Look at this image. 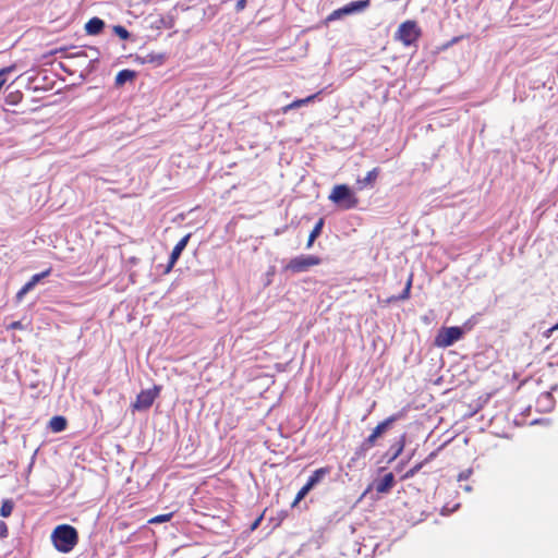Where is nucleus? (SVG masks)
Listing matches in <instances>:
<instances>
[{
  "label": "nucleus",
  "mask_w": 558,
  "mask_h": 558,
  "mask_svg": "<svg viewBox=\"0 0 558 558\" xmlns=\"http://www.w3.org/2000/svg\"><path fill=\"white\" fill-rule=\"evenodd\" d=\"M50 538L58 551L68 554L77 545L78 533L70 524H60L53 529Z\"/></svg>",
  "instance_id": "obj_1"
},
{
  "label": "nucleus",
  "mask_w": 558,
  "mask_h": 558,
  "mask_svg": "<svg viewBox=\"0 0 558 558\" xmlns=\"http://www.w3.org/2000/svg\"><path fill=\"white\" fill-rule=\"evenodd\" d=\"M472 327L473 324L471 322H466L461 327H441L435 337L434 343L438 348H448L459 341Z\"/></svg>",
  "instance_id": "obj_2"
},
{
  "label": "nucleus",
  "mask_w": 558,
  "mask_h": 558,
  "mask_svg": "<svg viewBox=\"0 0 558 558\" xmlns=\"http://www.w3.org/2000/svg\"><path fill=\"white\" fill-rule=\"evenodd\" d=\"M329 199L342 209H353L359 203L353 190L348 184L335 185Z\"/></svg>",
  "instance_id": "obj_3"
},
{
  "label": "nucleus",
  "mask_w": 558,
  "mask_h": 558,
  "mask_svg": "<svg viewBox=\"0 0 558 558\" xmlns=\"http://www.w3.org/2000/svg\"><path fill=\"white\" fill-rule=\"evenodd\" d=\"M371 5V0H355L347 3L345 5L333 10L326 19L322 22L323 25L328 26L331 22L343 19L347 15L361 13Z\"/></svg>",
  "instance_id": "obj_4"
},
{
  "label": "nucleus",
  "mask_w": 558,
  "mask_h": 558,
  "mask_svg": "<svg viewBox=\"0 0 558 558\" xmlns=\"http://www.w3.org/2000/svg\"><path fill=\"white\" fill-rule=\"evenodd\" d=\"M421 35L422 32L416 22L408 20L399 25L395 38L409 47L415 45Z\"/></svg>",
  "instance_id": "obj_5"
},
{
  "label": "nucleus",
  "mask_w": 558,
  "mask_h": 558,
  "mask_svg": "<svg viewBox=\"0 0 558 558\" xmlns=\"http://www.w3.org/2000/svg\"><path fill=\"white\" fill-rule=\"evenodd\" d=\"M322 264V258L316 255H299L289 260L283 271L292 274L306 272L311 267Z\"/></svg>",
  "instance_id": "obj_6"
},
{
  "label": "nucleus",
  "mask_w": 558,
  "mask_h": 558,
  "mask_svg": "<svg viewBox=\"0 0 558 558\" xmlns=\"http://www.w3.org/2000/svg\"><path fill=\"white\" fill-rule=\"evenodd\" d=\"M160 393V387L154 386L151 389L142 390L137 396L132 404V409L134 411H144L149 409L156 398H158Z\"/></svg>",
  "instance_id": "obj_7"
},
{
  "label": "nucleus",
  "mask_w": 558,
  "mask_h": 558,
  "mask_svg": "<svg viewBox=\"0 0 558 558\" xmlns=\"http://www.w3.org/2000/svg\"><path fill=\"white\" fill-rule=\"evenodd\" d=\"M397 420V416L391 415L387 417L385 421L380 422L371 433V435L363 441L362 448L369 449L375 446L376 439L380 437Z\"/></svg>",
  "instance_id": "obj_8"
},
{
  "label": "nucleus",
  "mask_w": 558,
  "mask_h": 558,
  "mask_svg": "<svg viewBox=\"0 0 558 558\" xmlns=\"http://www.w3.org/2000/svg\"><path fill=\"white\" fill-rule=\"evenodd\" d=\"M191 236H192V233H187L175 244V246L173 247V250L169 256V260H168L167 268H166L167 272L173 268V266L180 258L182 252L185 250Z\"/></svg>",
  "instance_id": "obj_9"
},
{
  "label": "nucleus",
  "mask_w": 558,
  "mask_h": 558,
  "mask_svg": "<svg viewBox=\"0 0 558 558\" xmlns=\"http://www.w3.org/2000/svg\"><path fill=\"white\" fill-rule=\"evenodd\" d=\"M395 485V476L391 472L384 475L383 478L374 482V487L378 494H387Z\"/></svg>",
  "instance_id": "obj_10"
},
{
  "label": "nucleus",
  "mask_w": 558,
  "mask_h": 558,
  "mask_svg": "<svg viewBox=\"0 0 558 558\" xmlns=\"http://www.w3.org/2000/svg\"><path fill=\"white\" fill-rule=\"evenodd\" d=\"M23 94L19 89H13L12 84L4 89V102L7 106L14 107L21 104Z\"/></svg>",
  "instance_id": "obj_11"
},
{
  "label": "nucleus",
  "mask_w": 558,
  "mask_h": 558,
  "mask_svg": "<svg viewBox=\"0 0 558 558\" xmlns=\"http://www.w3.org/2000/svg\"><path fill=\"white\" fill-rule=\"evenodd\" d=\"M106 26L104 20L98 16H94L87 21L85 24V32L87 35L96 36L99 35Z\"/></svg>",
  "instance_id": "obj_12"
},
{
  "label": "nucleus",
  "mask_w": 558,
  "mask_h": 558,
  "mask_svg": "<svg viewBox=\"0 0 558 558\" xmlns=\"http://www.w3.org/2000/svg\"><path fill=\"white\" fill-rule=\"evenodd\" d=\"M137 76V72L130 69H123L118 72L114 78V85L117 87L123 86L128 82H133Z\"/></svg>",
  "instance_id": "obj_13"
},
{
  "label": "nucleus",
  "mask_w": 558,
  "mask_h": 558,
  "mask_svg": "<svg viewBox=\"0 0 558 558\" xmlns=\"http://www.w3.org/2000/svg\"><path fill=\"white\" fill-rule=\"evenodd\" d=\"M166 56L163 53L150 52L146 56H137L136 60L142 64L150 63L154 65H161L165 62Z\"/></svg>",
  "instance_id": "obj_14"
},
{
  "label": "nucleus",
  "mask_w": 558,
  "mask_h": 558,
  "mask_svg": "<svg viewBox=\"0 0 558 558\" xmlns=\"http://www.w3.org/2000/svg\"><path fill=\"white\" fill-rule=\"evenodd\" d=\"M379 175V168H374L373 170L368 171L365 178L357 179L356 184L360 190H363L367 186H373L375 181L377 180Z\"/></svg>",
  "instance_id": "obj_15"
},
{
  "label": "nucleus",
  "mask_w": 558,
  "mask_h": 558,
  "mask_svg": "<svg viewBox=\"0 0 558 558\" xmlns=\"http://www.w3.org/2000/svg\"><path fill=\"white\" fill-rule=\"evenodd\" d=\"M324 225H325V220L324 218H319L318 221L315 223L314 228L312 229V231L310 232V235H308V239H307V243H306V248H311L315 242V240L320 236L322 232H323V228H324Z\"/></svg>",
  "instance_id": "obj_16"
},
{
  "label": "nucleus",
  "mask_w": 558,
  "mask_h": 558,
  "mask_svg": "<svg viewBox=\"0 0 558 558\" xmlns=\"http://www.w3.org/2000/svg\"><path fill=\"white\" fill-rule=\"evenodd\" d=\"M329 468H320L313 472V474L308 477L306 485L311 486L313 489L327 474H329Z\"/></svg>",
  "instance_id": "obj_17"
},
{
  "label": "nucleus",
  "mask_w": 558,
  "mask_h": 558,
  "mask_svg": "<svg viewBox=\"0 0 558 558\" xmlns=\"http://www.w3.org/2000/svg\"><path fill=\"white\" fill-rule=\"evenodd\" d=\"M68 426V421L64 416L56 415L49 421V427L53 433L63 432Z\"/></svg>",
  "instance_id": "obj_18"
},
{
  "label": "nucleus",
  "mask_w": 558,
  "mask_h": 558,
  "mask_svg": "<svg viewBox=\"0 0 558 558\" xmlns=\"http://www.w3.org/2000/svg\"><path fill=\"white\" fill-rule=\"evenodd\" d=\"M412 278H413V276L410 275L401 293H399L398 295H391V296L387 298L386 302L390 303V302L408 299L410 295L411 287H412Z\"/></svg>",
  "instance_id": "obj_19"
},
{
  "label": "nucleus",
  "mask_w": 558,
  "mask_h": 558,
  "mask_svg": "<svg viewBox=\"0 0 558 558\" xmlns=\"http://www.w3.org/2000/svg\"><path fill=\"white\" fill-rule=\"evenodd\" d=\"M435 456V453H430L423 462H420L417 464H415L413 468H411L410 470H408L401 477V480H408V478H411L413 477L424 465V463L428 462L433 457Z\"/></svg>",
  "instance_id": "obj_20"
},
{
  "label": "nucleus",
  "mask_w": 558,
  "mask_h": 558,
  "mask_svg": "<svg viewBox=\"0 0 558 558\" xmlns=\"http://www.w3.org/2000/svg\"><path fill=\"white\" fill-rule=\"evenodd\" d=\"M318 94H313L306 98H303V99H296L294 100L293 102H291L290 105H288L287 107H284V112L289 111L290 109H293V108H299L305 104H308L311 102L312 100H314L316 97H317Z\"/></svg>",
  "instance_id": "obj_21"
},
{
  "label": "nucleus",
  "mask_w": 558,
  "mask_h": 558,
  "mask_svg": "<svg viewBox=\"0 0 558 558\" xmlns=\"http://www.w3.org/2000/svg\"><path fill=\"white\" fill-rule=\"evenodd\" d=\"M14 509V502L11 499H5L1 504L0 515L3 518H8L12 514Z\"/></svg>",
  "instance_id": "obj_22"
},
{
  "label": "nucleus",
  "mask_w": 558,
  "mask_h": 558,
  "mask_svg": "<svg viewBox=\"0 0 558 558\" xmlns=\"http://www.w3.org/2000/svg\"><path fill=\"white\" fill-rule=\"evenodd\" d=\"M36 286L32 283V280H28L16 293L15 299L17 302H21L23 298L32 291Z\"/></svg>",
  "instance_id": "obj_23"
},
{
  "label": "nucleus",
  "mask_w": 558,
  "mask_h": 558,
  "mask_svg": "<svg viewBox=\"0 0 558 558\" xmlns=\"http://www.w3.org/2000/svg\"><path fill=\"white\" fill-rule=\"evenodd\" d=\"M112 31L122 40H128L131 37V33L122 25H114Z\"/></svg>",
  "instance_id": "obj_24"
},
{
  "label": "nucleus",
  "mask_w": 558,
  "mask_h": 558,
  "mask_svg": "<svg viewBox=\"0 0 558 558\" xmlns=\"http://www.w3.org/2000/svg\"><path fill=\"white\" fill-rule=\"evenodd\" d=\"M311 486L310 485H304L296 494L293 502H292V507H295L302 499L305 498V496L311 492Z\"/></svg>",
  "instance_id": "obj_25"
},
{
  "label": "nucleus",
  "mask_w": 558,
  "mask_h": 558,
  "mask_svg": "<svg viewBox=\"0 0 558 558\" xmlns=\"http://www.w3.org/2000/svg\"><path fill=\"white\" fill-rule=\"evenodd\" d=\"M172 517H173V512L159 514V515H156V517L149 519L148 523L149 524H158V523L168 522L172 519Z\"/></svg>",
  "instance_id": "obj_26"
},
{
  "label": "nucleus",
  "mask_w": 558,
  "mask_h": 558,
  "mask_svg": "<svg viewBox=\"0 0 558 558\" xmlns=\"http://www.w3.org/2000/svg\"><path fill=\"white\" fill-rule=\"evenodd\" d=\"M52 269L51 268H48L39 274H35L34 276H32V278L29 280H32V283H34L35 286H37L38 283H40L45 278H47L50 274H51Z\"/></svg>",
  "instance_id": "obj_27"
},
{
  "label": "nucleus",
  "mask_w": 558,
  "mask_h": 558,
  "mask_svg": "<svg viewBox=\"0 0 558 558\" xmlns=\"http://www.w3.org/2000/svg\"><path fill=\"white\" fill-rule=\"evenodd\" d=\"M14 69L13 65L11 66H7V68H3L0 70V88H2V86L4 85L5 83V75L10 72H12Z\"/></svg>",
  "instance_id": "obj_28"
},
{
  "label": "nucleus",
  "mask_w": 558,
  "mask_h": 558,
  "mask_svg": "<svg viewBox=\"0 0 558 558\" xmlns=\"http://www.w3.org/2000/svg\"><path fill=\"white\" fill-rule=\"evenodd\" d=\"M9 529L4 521L0 520V538H4L8 536Z\"/></svg>",
  "instance_id": "obj_29"
},
{
  "label": "nucleus",
  "mask_w": 558,
  "mask_h": 558,
  "mask_svg": "<svg viewBox=\"0 0 558 558\" xmlns=\"http://www.w3.org/2000/svg\"><path fill=\"white\" fill-rule=\"evenodd\" d=\"M404 444H405V437H404V436H402V437L400 438L399 446H398V447H396V450H397V451L395 452L393 458H397V457L402 452V450H403V448H404Z\"/></svg>",
  "instance_id": "obj_30"
},
{
  "label": "nucleus",
  "mask_w": 558,
  "mask_h": 558,
  "mask_svg": "<svg viewBox=\"0 0 558 558\" xmlns=\"http://www.w3.org/2000/svg\"><path fill=\"white\" fill-rule=\"evenodd\" d=\"M404 444H405V437H404V436H402V437L400 438L399 446H398V447H396V450H397V451L395 452L393 458H397V457L402 452V450H403V448H404Z\"/></svg>",
  "instance_id": "obj_31"
},
{
  "label": "nucleus",
  "mask_w": 558,
  "mask_h": 558,
  "mask_svg": "<svg viewBox=\"0 0 558 558\" xmlns=\"http://www.w3.org/2000/svg\"><path fill=\"white\" fill-rule=\"evenodd\" d=\"M246 7V0H238L236 1V4H235V10L238 12L244 10V8Z\"/></svg>",
  "instance_id": "obj_32"
},
{
  "label": "nucleus",
  "mask_w": 558,
  "mask_h": 558,
  "mask_svg": "<svg viewBox=\"0 0 558 558\" xmlns=\"http://www.w3.org/2000/svg\"><path fill=\"white\" fill-rule=\"evenodd\" d=\"M9 329H23L24 326L21 322H14L8 326Z\"/></svg>",
  "instance_id": "obj_33"
},
{
  "label": "nucleus",
  "mask_w": 558,
  "mask_h": 558,
  "mask_svg": "<svg viewBox=\"0 0 558 558\" xmlns=\"http://www.w3.org/2000/svg\"><path fill=\"white\" fill-rule=\"evenodd\" d=\"M557 330H558V323H557V324H555L553 327L548 328V329L544 332V335H545V336H547V337H549V336H550V333H553L554 331H557Z\"/></svg>",
  "instance_id": "obj_34"
},
{
  "label": "nucleus",
  "mask_w": 558,
  "mask_h": 558,
  "mask_svg": "<svg viewBox=\"0 0 558 558\" xmlns=\"http://www.w3.org/2000/svg\"><path fill=\"white\" fill-rule=\"evenodd\" d=\"M260 520H262V517H259V518L254 522V524L252 525V529H256V527H257V525L259 524Z\"/></svg>",
  "instance_id": "obj_35"
},
{
  "label": "nucleus",
  "mask_w": 558,
  "mask_h": 558,
  "mask_svg": "<svg viewBox=\"0 0 558 558\" xmlns=\"http://www.w3.org/2000/svg\"><path fill=\"white\" fill-rule=\"evenodd\" d=\"M76 57H80V56H86V53L84 51H78L77 53H75Z\"/></svg>",
  "instance_id": "obj_36"
},
{
  "label": "nucleus",
  "mask_w": 558,
  "mask_h": 558,
  "mask_svg": "<svg viewBox=\"0 0 558 558\" xmlns=\"http://www.w3.org/2000/svg\"><path fill=\"white\" fill-rule=\"evenodd\" d=\"M130 260H131V263H136L137 258L136 257H132Z\"/></svg>",
  "instance_id": "obj_37"
}]
</instances>
